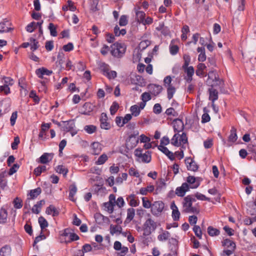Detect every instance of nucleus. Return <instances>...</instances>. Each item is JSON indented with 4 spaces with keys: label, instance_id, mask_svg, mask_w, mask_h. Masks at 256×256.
<instances>
[{
    "label": "nucleus",
    "instance_id": "nucleus-9",
    "mask_svg": "<svg viewBox=\"0 0 256 256\" xmlns=\"http://www.w3.org/2000/svg\"><path fill=\"white\" fill-rule=\"evenodd\" d=\"M201 178L199 177H195L192 176H188L186 179V182L189 186V189H194L198 188L200 184Z\"/></svg>",
    "mask_w": 256,
    "mask_h": 256
},
{
    "label": "nucleus",
    "instance_id": "nucleus-24",
    "mask_svg": "<svg viewBox=\"0 0 256 256\" xmlns=\"http://www.w3.org/2000/svg\"><path fill=\"white\" fill-rule=\"evenodd\" d=\"M148 88L152 94L155 96L160 94L162 90V86L154 84H150Z\"/></svg>",
    "mask_w": 256,
    "mask_h": 256
},
{
    "label": "nucleus",
    "instance_id": "nucleus-6",
    "mask_svg": "<svg viewBox=\"0 0 256 256\" xmlns=\"http://www.w3.org/2000/svg\"><path fill=\"white\" fill-rule=\"evenodd\" d=\"M164 204L161 200L155 201L152 204L150 212L154 216H158L162 212Z\"/></svg>",
    "mask_w": 256,
    "mask_h": 256
},
{
    "label": "nucleus",
    "instance_id": "nucleus-28",
    "mask_svg": "<svg viewBox=\"0 0 256 256\" xmlns=\"http://www.w3.org/2000/svg\"><path fill=\"white\" fill-rule=\"evenodd\" d=\"M11 248L8 246H4L0 250V256H11Z\"/></svg>",
    "mask_w": 256,
    "mask_h": 256
},
{
    "label": "nucleus",
    "instance_id": "nucleus-46",
    "mask_svg": "<svg viewBox=\"0 0 256 256\" xmlns=\"http://www.w3.org/2000/svg\"><path fill=\"white\" fill-rule=\"evenodd\" d=\"M189 32H190L189 27L186 25L182 27V34L181 36V38L182 39V40H186V38H187L186 34L188 33Z\"/></svg>",
    "mask_w": 256,
    "mask_h": 256
},
{
    "label": "nucleus",
    "instance_id": "nucleus-38",
    "mask_svg": "<svg viewBox=\"0 0 256 256\" xmlns=\"http://www.w3.org/2000/svg\"><path fill=\"white\" fill-rule=\"evenodd\" d=\"M29 41L30 43V50L34 52L38 48V42L35 38H30L29 39Z\"/></svg>",
    "mask_w": 256,
    "mask_h": 256
},
{
    "label": "nucleus",
    "instance_id": "nucleus-43",
    "mask_svg": "<svg viewBox=\"0 0 256 256\" xmlns=\"http://www.w3.org/2000/svg\"><path fill=\"white\" fill-rule=\"evenodd\" d=\"M170 237V234L168 231H164L158 236V239L160 241H165L168 240Z\"/></svg>",
    "mask_w": 256,
    "mask_h": 256
},
{
    "label": "nucleus",
    "instance_id": "nucleus-50",
    "mask_svg": "<svg viewBox=\"0 0 256 256\" xmlns=\"http://www.w3.org/2000/svg\"><path fill=\"white\" fill-rule=\"evenodd\" d=\"M150 44V42L148 40H142L139 44V48L142 50L146 49Z\"/></svg>",
    "mask_w": 256,
    "mask_h": 256
},
{
    "label": "nucleus",
    "instance_id": "nucleus-37",
    "mask_svg": "<svg viewBox=\"0 0 256 256\" xmlns=\"http://www.w3.org/2000/svg\"><path fill=\"white\" fill-rule=\"evenodd\" d=\"M77 192V188L76 185H71L70 187L69 198L72 201H74V196Z\"/></svg>",
    "mask_w": 256,
    "mask_h": 256
},
{
    "label": "nucleus",
    "instance_id": "nucleus-12",
    "mask_svg": "<svg viewBox=\"0 0 256 256\" xmlns=\"http://www.w3.org/2000/svg\"><path fill=\"white\" fill-rule=\"evenodd\" d=\"M185 73L186 74V76L184 79L186 81L190 83L192 80V76L194 73V69L192 66H187V67L182 66Z\"/></svg>",
    "mask_w": 256,
    "mask_h": 256
},
{
    "label": "nucleus",
    "instance_id": "nucleus-33",
    "mask_svg": "<svg viewBox=\"0 0 256 256\" xmlns=\"http://www.w3.org/2000/svg\"><path fill=\"white\" fill-rule=\"evenodd\" d=\"M55 170L58 173L62 174L64 176H66L68 172V169L62 165L58 166Z\"/></svg>",
    "mask_w": 256,
    "mask_h": 256
},
{
    "label": "nucleus",
    "instance_id": "nucleus-19",
    "mask_svg": "<svg viewBox=\"0 0 256 256\" xmlns=\"http://www.w3.org/2000/svg\"><path fill=\"white\" fill-rule=\"evenodd\" d=\"M74 126L75 124L73 120L62 122V130L66 132L72 131Z\"/></svg>",
    "mask_w": 256,
    "mask_h": 256
},
{
    "label": "nucleus",
    "instance_id": "nucleus-39",
    "mask_svg": "<svg viewBox=\"0 0 256 256\" xmlns=\"http://www.w3.org/2000/svg\"><path fill=\"white\" fill-rule=\"evenodd\" d=\"M130 111L131 112L132 116L136 117L139 116L141 110L138 107V104H134L130 106Z\"/></svg>",
    "mask_w": 256,
    "mask_h": 256
},
{
    "label": "nucleus",
    "instance_id": "nucleus-8",
    "mask_svg": "<svg viewBox=\"0 0 256 256\" xmlns=\"http://www.w3.org/2000/svg\"><path fill=\"white\" fill-rule=\"evenodd\" d=\"M61 236L64 237V242L66 243L77 240L79 239V236L76 234L72 232L69 229H65Z\"/></svg>",
    "mask_w": 256,
    "mask_h": 256
},
{
    "label": "nucleus",
    "instance_id": "nucleus-58",
    "mask_svg": "<svg viewBox=\"0 0 256 256\" xmlns=\"http://www.w3.org/2000/svg\"><path fill=\"white\" fill-rule=\"evenodd\" d=\"M146 14L142 11H138L136 12V17L138 21L142 22L145 18Z\"/></svg>",
    "mask_w": 256,
    "mask_h": 256
},
{
    "label": "nucleus",
    "instance_id": "nucleus-59",
    "mask_svg": "<svg viewBox=\"0 0 256 256\" xmlns=\"http://www.w3.org/2000/svg\"><path fill=\"white\" fill-rule=\"evenodd\" d=\"M48 28L50 30V35L52 36H57V32L56 28L52 23H50L48 26Z\"/></svg>",
    "mask_w": 256,
    "mask_h": 256
},
{
    "label": "nucleus",
    "instance_id": "nucleus-35",
    "mask_svg": "<svg viewBox=\"0 0 256 256\" xmlns=\"http://www.w3.org/2000/svg\"><path fill=\"white\" fill-rule=\"evenodd\" d=\"M154 187L152 185H150L146 188H142L140 190V194L142 195H146L148 192H151L154 191Z\"/></svg>",
    "mask_w": 256,
    "mask_h": 256
},
{
    "label": "nucleus",
    "instance_id": "nucleus-31",
    "mask_svg": "<svg viewBox=\"0 0 256 256\" xmlns=\"http://www.w3.org/2000/svg\"><path fill=\"white\" fill-rule=\"evenodd\" d=\"M222 245L227 248L235 249L236 244L230 239L226 238L222 242Z\"/></svg>",
    "mask_w": 256,
    "mask_h": 256
},
{
    "label": "nucleus",
    "instance_id": "nucleus-55",
    "mask_svg": "<svg viewBox=\"0 0 256 256\" xmlns=\"http://www.w3.org/2000/svg\"><path fill=\"white\" fill-rule=\"evenodd\" d=\"M84 130L90 134H92L95 132L96 127L94 125H88L84 126Z\"/></svg>",
    "mask_w": 256,
    "mask_h": 256
},
{
    "label": "nucleus",
    "instance_id": "nucleus-63",
    "mask_svg": "<svg viewBox=\"0 0 256 256\" xmlns=\"http://www.w3.org/2000/svg\"><path fill=\"white\" fill-rule=\"evenodd\" d=\"M142 206L146 208H152V204L149 200H146L145 198H142Z\"/></svg>",
    "mask_w": 256,
    "mask_h": 256
},
{
    "label": "nucleus",
    "instance_id": "nucleus-60",
    "mask_svg": "<svg viewBox=\"0 0 256 256\" xmlns=\"http://www.w3.org/2000/svg\"><path fill=\"white\" fill-rule=\"evenodd\" d=\"M128 174L131 176L136 178H138L140 176V174L138 170L134 168H130L128 170Z\"/></svg>",
    "mask_w": 256,
    "mask_h": 256
},
{
    "label": "nucleus",
    "instance_id": "nucleus-61",
    "mask_svg": "<svg viewBox=\"0 0 256 256\" xmlns=\"http://www.w3.org/2000/svg\"><path fill=\"white\" fill-rule=\"evenodd\" d=\"M128 24V18L125 15H122L120 16L119 20V24L120 26H125Z\"/></svg>",
    "mask_w": 256,
    "mask_h": 256
},
{
    "label": "nucleus",
    "instance_id": "nucleus-52",
    "mask_svg": "<svg viewBox=\"0 0 256 256\" xmlns=\"http://www.w3.org/2000/svg\"><path fill=\"white\" fill-rule=\"evenodd\" d=\"M174 42V40H172L171 44L170 46V52L172 55H175L176 54L178 51V47L176 45L172 44V43H173Z\"/></svg>",
    "mask_w": 256,
    "mask_h": 256
},
{
    "label": "nucleus",
    "instance_id": "nucleus-48",
    "mask_svg": "<svg viewBox=\"0 0 256 256\" xmlns=\"http://www.w3.org/2000/svg\"><path fill=\"white\" fill-rule=\"evenodd\" d=\"M46 170V166H40L36 168L34 170V174L36 176H39L40 174Z\"/></svg>",
    "mask_w": 256,
    "mask_h": 256
},
{
    "label": "nucleus",
    "instance_id": "nucleus-42",
    "mask_svg": "<svg viewBox=\"0 0 256 256\" xmlns=\"http://www.w3.org/2000/svg\"><path fill=\"white\" fill-rule=\"evenodd\" d=\"M167 88V96L169 100H171L176 92V88L173 86H169Z\"/></svg>",
    "mask_w": 256,
    "mask_h": 256
},
{
    "label": "nucleus",
    "instance_id": "nucleus-64",
    "mask_svg": "<svg viewBox=\"0 0 256 256\" xmlns=\"http://www.w3.org/2000/svg\"><path fill=\"white\" fill-rule=\"evenodd\" d=\"M172 81V79L171 76H166L164 80V86L166 88H168L169 86H172L171 84Z\"/></svg>",
    "mask_w": 256,
    "mask_h": 256
},
{
    "label": "nucleus",
    "instance_id": "nucleus-51",
    "mask_svg": "<svg viewBox=\"0 0 256 256\" xmlns=\"http://www.w3.org/2000/svg\"><path fill=\"white\" fill-rule=\"evenodd\" d=\"M4 84L9 87L10 86H12L14 84V80L10 77L4 76L3 77Z\"/></svg>",
    "mask_w": 256,
    "mask_h": 256
},
{
    "label": "nucleus",
    "instance_id": "nucleus-27",
    "mask_svg": "<svg viewBox=\"0 0 256 256\" xmlns=\"http://www.w3.org/2000/svg\"><path fill=\"white\" fill-rule=\"evenodd\" d=\"M135 216V210L132 208H128L126 212V218L125 222H130L133 220Z\"/></svg>",
    "mask_w": 256,
    "mask_h": 256
},
{
    "label": "nucleus",
    "instance_id": "nucleus-11",
    "mask_svg": "<svg viewBox=\"0 0 256 256\" xmlns=\"http://www.w3.org/2000/svg\"><path fill=\"white\" fill-rule=\"evenodd\" d=\"M101 68L103 71L104 74L109 79H114L116 77L117 73L116 71L110 70L108 66L106 64H104Z\"/></svg>",
    "mask_w": 256,
    "mask_h": 256
},
{
    "label": "nucleus",
    "instance_id": "nucleus-41",
    "mask_svg": "<svg viewBox=\"0 0 256 256\" xmlns=\"http://www.w3.org/2000/svg\"><path fill=\"white\" fill-rule=\"evenodd\" d=\"M208 232L211 236H217L220 234V232L218 229L211 226L208 228Z\"/></svg>",
    "mask_w": 256,
    "mask_h": 256
},
{
    "label": "nucleus",
    "instance_id": "nucleus-5",
    "mask_svg": "<svg viewBox=\"0 0 256 256\" xmlns=\"http://www.w3.org/2000/svg\"><path fill=\"white\" fill-rule=\"evenodd\" d=\"M188 142V138L186 134L182 132L181 134L176 132L174 134L170 140L172 145L178 147L182 144H185Z\"/></svg>",
    "mask_w": 256,
    "mask_h": 256
},
{
    "label": "nucleus",
    "instance_id": "nucleus-2",
    "mask_svg": "<svg viewBox=\"0 0 256 256\" xmlns=\"http://www.w3.org/2000/svg\"><path fill=\"white\" fill-rule=\"evenodd\" d=\"M110 53L114 57L120 58L125 53L126 50V46L124 44L115 42L112 44L111 46Z\"/></svg>",
    "mask_w": 256,
    "mask_h": 256
},
{
    "label": "nucleus",
    "instance_id": "nucleus-13",
    "mask_svg": "<svg viewBox=\"0 0 256 256\" xmlns=\"http://www.w3.org/2000/svg\"><path fill=\"white\" fill-rule=\"evenodd\" d=\"M190 190L188 183H182L180 186L178 187L176 189V194L180 197L184 196L186 192Z\"/></svg>",
    "mask_w": 256,
    "mask_h": 256
},
{
    "label": "nucleus",
    "instance_id": "nucleus-30",
    "mask_svg": "<svg viewBox=\"0 0 256 256\" xmlns=\"http://www.w3.org/2000/svg\"><path fill=\"white\" fill-rule=\"evenodd\" d=\"M206 68L205 64L203 63H200L198 64L196 74L198 76H201L204 74V70Z\"/></svg>",
    "mask_w": 256,
    "mask_h": 256
},
{
    "label": "nucleus",
    "instance_id": "nucleus-57",
    "mask_svg": "<svg viewBox=\"0 0 256 256\" xmlns=\"http://www.w3.org/2000/svg\"><path fill=\"white\" fill-rule=\"evenodd\" d=\"M29 96H30V98L33 99V100L35 103L38 104L40 102V98L37 96L36 91L31 90Z\"/></svg>",
    "mask_w": 256,
    "mask_h": 256
},
{
    "label": "nucleus",
    "instance_id": "nucleus-15",
    "mask_svg": "<svg viewBox=\"0 0 256 256\" xmlns=\"http://www.w3.org/2000/svg\"><path fill=\"white\" fill-rule=\"evenodd\" d=\"M173 128L174 132H182L184 128L183 122L180 119H176L172 122Z\"/></svg>",
    "mask_w": 256,
    "mask_h": 256
},
{
    "label": "nucleus",
    "instance_id": "nucleus-18",
    "mask_svg": "<svg viewBox=\"0 0 256 256\" xmlns=\"http://www.w3.org/2000/svg\"><path fill=\"white\" fill-rule=\"evenodd\" d=\"M94 106L90 102H86L82 106V113L84 115H90L94 110Z\"/></svg>",
    "mask_w": 256,
    "mask_h": 256
},
{
    "label": "nucleus",
    "instance_id": "nucleus-53",
    "mask_svg": "<svg viewBox=\"0 0 256 256\" xmlns=\"http://www.w3.org/2000/svg\"><path fill=\"white\" fill-rule=\"evenodd\" d=\"M104 205L105 209L110 213H112L113 212L114 204L108 202H104Z\"/></svg>",
    "mask_w": 256,
    "mask_h": 256
},
{
    "label": "nucleus",
    "instance_id": "nucleus-22",
    "mask_svg": "<svg viewBox=\"0 0 256 256\" xmlns=\"http://www.w3.org/2000/svg\"><path fill=\"white\" fill-rule=\"evenodd\" d=\"M53 158V154L51 153H44L40 156L38 162L46 164L51 161Z\"/></svg>",
    "mask_w": 256,
    "mask_h": 256
},
{
    "label": "nucleus",
    "instance_id": "nucleus-34",
    "mask_svg": "<svg viewBox=\"0 0 256 256\" xmlns=\"http://www.w3.org/2000/svg\"><path fill=\"white\" fill-rule=\"evenodd\" d=\"M8 217L7 211L4 208L0 210V224L6 222Z\"/></svg>",
    "mask_w": 256,
    "mask_h": 256
},
{
    "label": "nucleus",
    "instance_id": "nucleus-25",
    "mask_svg": "<svg viewBox=\"0 0 256 256\" xmlns=\"http://www.w3.org/2000/svg\"><path fill=\"white\" fill-rule=\"evenodd\" d=\"M230 134L228 136V142L230 144H228V146H230L232 144L234 143L238 139V136L236 134V129L232 127L230 132Z\"/></svg>",
    "mask_w": 256,
    "mask_h": 256
},
{
    "label": "nucleus",
    "instance_id": "nucleus-20",
    "mask_svg": "<svg viewBox=\"0 0 256 256\" xmlns=\"http://www.w3.org/2000/svg\"><path fill=\"white\" fill-rule=\"evenodd\" d=\"M126 200L128 202L129 205L132 207H136L139 205V200L134 194H131L128 196Z\"/></svg>",
    "mask_w": 256,
    "mask_h": 256
},
{
    "label": "nucleus",
    "instance_id": "nucleus-45",
    "mask_svg": "<svg viewBox=\"0 0 256 256\" xmlns=\"http://www.w3.org/2000/svg\"><path fill=\"white\" fill-rule=\"evenodd\" d=\"M92 246L89 244H85L82 246V252L79 250V256H84V253L88 252L92 250Z\"/></svg>",
    "mask_w": 256,
    "mask_h": 256
},
{
    "label": "nucleus",
    "instance_id": "nucleus-26",
    "mask_svg": "<svg viewBox=\"0 0 256 256\" xmlns=\"http://www.w3.org/2000/svg\"><path fill=\"white\" fill-rule=\"evenodd\" d=\"M142 80V77L135 74H132L129 78L128 79V82L132 84H138Z\"/></svg>",
    "mask_w": 256,
    "mask_h": 256
},
{
    "label": "nucleus",
    "instance_id": "nucleus-10",
    "mask_svg": "<svg viewBox=\"0 0 256 256\" xmlns=\"http://www.w3.org/2000/svg\"><path fill=\"white\" fill-rule=\"evenodd\" d=\"M100 126L102 129L108 130L111 128L106 114L102 112L100 117Z\"/></svg>",
    "mask_w": 256,
    "mask_h": 256
},
{
    "label": "nucleus",
    "instance_id": "nucleus-36",
    "mask_svg": "<svg viewBox=\"0 0 256 256\" xmlns=\"http://www.w3.org/2000/svg\"><path fill=\"white\" fill-rule=\"evenodd\" d=\"M68 9L72 12H74L76 10V7L74 5V3L70 0L68 1L67 5H64L62 7V10L64 11H67Z\"/></svg>",
    "mask_w": 256,
    "mask_h": 256
},
{
    "label": "nucleus",
    "instance_id": "nucleus-40",
    "mask_svg": "<svg viewBox=\"0 0 256 256\" xmlns=\"http://www.w3.org/2000/svg\"><path fill=\"white\" fill-rule=\"evenodd\" d=\"M41 192L42 190L40 188H38L36 189L31 190L30 192V198H29L31 200H34L41 193Z\"/></svg>",
    "mask_w": 256,
    "mask_h": 256
},
{
    "label": "nucleus",
    "instance_id": "nucleus-14",
    "mask_svg": "<svg viewBox=\"0 0 256 256\" xmlns=\"http://www.w3.org/2000/svg\"><path fill=\"white\" fill-rule=\"evenodd\" d=\"M185 162L188 170L196 172L198 170V166L196 163L190 158H186L185 159Z\"/></svg>",
    "mask_w": 256,
    "mask_h": 256
},
{
    "label": "nucleus",
    "instance_id": "nucleus-17",
    "mask_svg": "<svg viewBox=\"0 0 256 256\" xmlns=\"http://www.w3.org/2000/svg\"><path fill=\"white\" fill-rule=\"evenodd\" d=\"M102 150V144L98 142H94L90 145L91 152L94 155L99 154Z\"/></svg>",
    "mask_w": 256,
    "mask_h": 256
},
{
    "label": "nucleus",
    "instance_id": "nucleus-47",
    "mask_svg": "<svg viewBox=\"0 0 256 256\" xmlns=\"http://www.w3.org/2000/svg\"><path fill=\"white\" fill-rule=\"evenodd\" d=\"M38 223L40 224L41 229L42 230L48 227V223L46 220L42 216H40L38 218Z\"/></svg>",
    "mask_w": 256,
    "mask_h": 256
},
{
    "label": "nucleus",
    "instance_id": "nucleus-62",
    "mask_svg": "<svg viewBox=\"0 0 256 256\" xmlns=\"http://www.w3.org/2000/svg\"><path fill=\"white\" fill-rule=\"evenodd\" d=\"M26 30L28 32H32L36 28L35 22H32L26 26Z\"/></svg>",
    "mask_w": 256,
    "mask_h": 256
},
{
    "label": "nucleus",
    "instance_id": "nucleus-16",
    "mask_svg": "<svg viewBox=\"0 0 256 256\" xmlns=\"http://www.w3.org/2000/svg\"><path fill=\"white\" fill-rule=\"evenodd\" d=\"M170 209L172 210V216L174 221L179 220L180 216V212L178 210V206L175 204L174 202H172L170 204Z\"/></svg>",
    "mask_w": 256,
    "mask_h": 256
},
{
    "label": "nucleus",
    "instance_id": "nucleus-56",
    "mask_svg": "<svg viewBox=\"0 0 256 256\" xmlns=\"http://www.w3.org/2000/svg\"><path fill=\"white\" fill-rule=\"evenodd\" d=\"M193 230L198 238L200 239L202 238V232L199 226H194L193 228Z\"/></svg>",
    "mask_w": 256,
    "mask_h": 256
},
{
    "label": "nucleus",
    "instance_id": "nucleus-49",
    "mask_svg": "<svg viewBox=\"0 0 256 256\" xmlns=\"http://www.w3.org/2000/svg\"><path fill=\"white\" fill-rule=\"evenodd\" d=\"M165 113L168 116H178V112L175 110L174 108H170L166 110Z\"/></svg>",
    "mask_w": 256,
    "mask_h": 256
},
{
    "label": "nucleus",
    "instance_id": "nucleus-4",
    "mask_svg": "<svg viewBox=\"0 0 256 256\" xmlns=\"http://www.w3.org/2000/svg\"><path fill=\"white\" fill-rule=\"evenodd\" d=\"M134 154L136 157V160L140 162L149 163L151 161V152L146 151L142 153V150L140 148L135 150Z\"/></svg>",
    "mask_w": 256,
    "mask_h": 256
},
{
    "label": "nucleus",
    "instance_id": "nucleus-44",
    "mask_svg": "<svg viewBox=\"0 0 256 256\" xmlns=\"http://www.w3.org/2000/svg\"><path fill=\"white\" fill-rule=\"evenodd\" d=\"M108 160V156L105 154H102L96 162L95 164L97 165H102L106 162Z\"/></svg>",
    "mask_w": 256,
    "mask_h": 256
},
{
    "label": "nucleus",
    "instance_id": "nucleus-23",
    "mask_svg": "<svg viewBox=\"0 0 256 256\" xmlns=\"http://www.w3.org/2000/svg\"><path fill=\"white\" fill-rule=\"evenodd\" d=\"M10 23L8 20L0 22V34L8 32L12 30L10 27Z\"/></svg>",
    "mask_w": 256,
    "mask_h": 256
},
{
    "label": "nucleus",
    "instance_id": "nucleus-1",
    "mask_svg": "<svg viewBox=\"0 0 256 256\" xmlns=\"http://www.w3.org/2000/svg\"><path fill=\"white\" fill-rule=\"evenodd\" d=\"M196 201V198L192 195H188L184 197L182 202V212L186 213H198V210L192 206V202Z\"/></svg>",
    "mask_w": 256,
    "mask_h": 256
},
{
    "label": "nucleus",
    "instance_id": "nucleus-54",
    "mask_svg": "<svg viewBox=\"0 0 256 256\" xmlns=\"http://www.w3.org/2000/svg\"><path fill=\"white\" fill-rule=\"evenodd\" d=\"M118 104L116 102H114L110 109V114L112 115H114L118 111Z\"/></svg>",
    "mask_w": 256,
    "mask_h": 256
},
{
    "label": "nucleus",
    "instance_id": "nucleus-21",
    "mask_svg": "<svg viewBox=\"0 0 256 256\" xmlns=\"http://www.w3.org/2000/svg\"><path fill=\"white\" fill-rule=\"evenodd\" d=\"M52 73V70H50L44 68H40L36 70V74L40 78H44V76H50Z\"/></svg>",
    "mask_w": 256,
    "mask_h": 256
},
{
    "label": "nucleus",
    "instance_id": "nucleus-7",
    "mask_svg": "<svg viewBox=\"0 0 256 256\" xmlns=\"http://www.w3.org/2000/svg\"><path fill=\"white\" fill-rule=\"evenodd\" d=\"M207 82L210 84L212 87L220 86L223 83V82L218 78V74L214 71L209 72Z\"/></svg>",
    "mask_w": 256,
    "mask_h": 256
},
{
    "label": "nucleus",
    "instance_id": "nucleus-3",
    "mask_svg": "<svg viewBox=\"0 0 256 256\" xmlns=\"http://www.w3.org/2000/svg\"><path fill=\"white\" fill-rule=\"evenodd\" d=\"M156 223L152 218H148L142 226L143 235L148 236L156 229Z\"/></svg>",
    "mask_w": 256,
    "mask_h": 256
},
{
    "label": "nucleus",
    "instance_id": "nucleus-32",
    "mask_svg": "<svg viewBox=\"0 0 256 256\" xmlns=\"http://www.w3.org/2000/svg\"><path fill=\"white\" fill-rule=\"evenodd\" d=\"M46 213L48 214L52 215L53 216L58 214V212L56 208L52 205L50 206L46 210Z\"/></svg>",
    "mask_w": 256,
    "mask_h": 256
},
{
    "label": "nucleus",
    "instance_id": "nucleus-29",
    "mask_svg": "<svg viewBox=\"0 0 256 256\" xmlns=\"http://www.w3.org/2000/svg\"><path fill=\"white\" fill-rule=\"evenodd\" d=\"M209 99L212 102H214L218 98V91L213 88H212L209 89Z\"/></svg>",
    "mask_w": 256,
    "mask_h": 256
}]
</instances>
